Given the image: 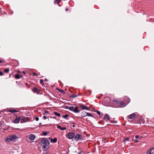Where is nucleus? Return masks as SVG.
<instances>
[{"label": "nucleus", "mask_w": 154, "mask_h": 154, "mask_svg": "<svg viewBox=\"0 0 154 154\" xmlns=\"http://www.w3.org/2000/svg\"><path fill=\"white\" fill-rule=\"evenodd\" d=\"M73 111L75 113L79 112V110H78V107L76 106L74 108Z\"/></svg>", "instance_id": "2eb2a0df"}, {"label": "nucleus", "mask_w": 154, "mask_h": 154, "mask_svg": "<svg viewBox=\"0 0 154 154\" xmlns=\"http://www.w3.org/2000/svg\"><path fill=\"white\" fill-rule=\"evenodd\" d=\"M60 113H58V117H60Z\"/></svg>", "instance_id": "a19ab883"}, {"label": "nucleus", "mask_w": 154, "mask_h": 154, "mask_svg": "<svg viewBox=\"0 0 154 154\" xmlns=\"http://www.w3.org/2000/svg\"><path fill=\"white\" fill-rule=\"evenodd\" d=\"M17 138V137L16 135H12L8 137L5 140L7 142H10L15 140Z\"/></svg>", "instance_id": "f03ea898"}, {"label": "nucleus", "mask_w": 154, "mask_h": 154, "mask_svg": "<svg viewBox=\"0 0 154 154\" xmlns=\"http://www.w3.org/2000/svg\"><path fill=\"white\" fill-rule=\"evenodd\" d=\"M40 82L41 84H44V82L43 80L42 79H41L40 80Z\"/></svg>", "instance_id": "393cba45"}, {"label": "nucleus", "mask_w": 154, "mask_h": 154, "mask_svg": "<svg viewBox=\"0 0 154 154\" xmlns=\"http://www.w3.org/2000/svg\"><path fill=\"white\" fill-rule=\"evenodd\" d=\"M48 133L47 132L43 131L42 134L44 136H46L48 134Z\"/></svg>", "instance_id": "5701e85b"}, {"label": "nucleus", "mask_w": 154, "mask_h": 154, "mask_svg": "<svg viewBox=\"0 0 154 154\" xmlns=\"http://www.w3.org/2000/svg\"><path fill=\"white\" fill-rule=\"evenodd\" d=\"M4 62L3 60H1L0 59V63L3 62Z\"/></svg>", "instance_id": "c9c22d12"}, {"label": "nucleus", "mask_w": 154, "mask_h": 154, "mask_svg": "<svg viewBox=\"0 0 154 154\" xmlns=\"http://www.w3.org/2000/svg\"><path fill=\"white\" fill-rule=\"evenodd\" d=\"M57 141V139L56 138H55L54 139H51V142L52 143H56Z\"/></svg>", "instance_id": "4468645a"}, {"label": "nucleus", "mask_w": 154, "mask_h": 154, "mask_svg": "<svg viewBox=\"0 0 154 154\" xmlns=\"http://www.w3.org/2000/svg\"><path fill=\"white\" fill-rule=\"evenodd\" d=\"M33 74L34 75H37V74L35 72H33Z\"/></svg>", "instance_id": "e433bc0d"}, {"label": "nucleus", "mask_w": 154, "mask_h": 154, "mask_svg": "<svg viewBox=\"0 0 154 154\" xmlns=\"http://www.w3.org/2000/svg\"><path fill=\"white\" fill-rule=\"evenodd\" d=\"M48 113V112L47 111H45V112L43 113V115H45L46 114Z\"/></svg>", "instance_id": "bb28decb"}, {"label": "nucleus", "mask_w": 154, "mask_h": 154, "mask_svg": "<svg viewBox=\"0 0 154 154\" xmlns=\"http://www.w3.org/2000/svg\"><path fill=\"white\" fill-rule=\"evenodd\" d=\"M153 151H154V148H152L147 151V154H153Z\"/></svg>", "instance_id": "ddd939ff"}, {"label": "nucleus", "mask_w": 154, "mask_h": 154, "mask_svg": "<svg viewBox=\"0 0 154 154\" xmlns=\"http://www.w3.org/2000/svg\"><path fill=\"white\" fill-rule=\"evenodd\" d=\"M23 73L24 74H25V72H24V71H23Z\"/></svg>", "instance_id": "37998d69"}, {"label": "nucleus", "mask_w": 154, "mask_h": 154, "mask_svg": "<svg viewBox=\"0 0 154 154\" xmlns=\"http://www.w3.org/2000/svg\"><path fill=\"white\" fill-rule=\"evenodd\" d=\"M58 129H60V130L63 131L66 130V128L65 127L61 128V126L58 125Z\"/></svg>", "instance_id": "f3484780"}, {"label": "nucleus", "mask_w": 154, "mask_h": 154, "mask_svg": "<svg viewBox=\"0 0 154 154\" xmlns=\"http://www.w3.org/2000/svg\"><path fill=\"white\" fill-rule=\"evenodd\" d=\"M35 119L36 121H38L39 120V118L38 117H36Z\"/></svg>", "instance_id": "c756f323"}, {"label": "nucleus", "mask_w": 154, "mask_h": 154, "mask_svg": "<svg viewBox=\"0 0 154 154\" xmlns=\"http://www.w3.org/2000/svg\"><path fill=\"white\" fill-rule=\"evenodd\" d=\"M80 107L82 108V109H85L86 110H88L89 109L86 106H80Z\"/></svg>", "instance_id": "dca6fc26"}, {"label": "nucleus", "mask_w": 154, "mask_h": 154, "mask_svg": "<svg viewBox=\"0 0 154 154\" xmlns=\"http://www.w3.org/2000/svg\"><path fill=\"white\" fill-rule=\"evenodd\" d=\"M9 71V68H6V69H4L5 72V73L8 72Z\"/></svg>", "instance_id": "4be33fe9"}, {"label": "nucleus", "mask_w": 154, "mask_h": 154, "mask_svg": "<svg viewBox=\"0 0 154 154\" xmlns=\"http://www.w3.org/2000/svg\"><path fill=\"white\" fill-rule=\"evenodd\" d=\"M65 10L66 11H68V8H66L65 9Z\"/></svg>", "instance_id": "ea45409f"}, {"label": "nucleus", "mask_w": 154, "mask_h": 154, "mask_svg": "<svg viewBox=\"0 0 154 154\" xmlns=\"http://www.w3.org/2000/svg\"><path fill=\"white\" fill-rule=\"evenodd\" d=\"M15 78L17 79L20 78L22 77V75H20L19 74H16L15 76Z\"/></svg>", "instance_id": "a211bd4d"}, {"label": "nucleus", "mask_w": 154, "mask_h": 154, "mask_svg": "<svg viewBox=\"0 0 154 154\" xmlns=\"http://www.w3.org/2000/svg\"><path fill=\"white\" fill-rule=\"evenodd\" d=\"M54 3L55 4H58V0H55V1L54 2Z\"/></svg>", "instance_id": "c85d7f7f"}, {"label": "nucleus", "mask_w": 154, "mask_h": 154, "mask_svg": "<svg viewBox=\"0 0 154 154\" xmlns=\"http://www.w3.org/2000/svg\"><path fill=\"white\" fill-rule=\"evenodd\" d=\"M43 119H47V117L46 116H44Z\"/></svg>", "instance_id": "7c9ffc66"}, {"label": "nucleus", "mask_w": 154, "mask_h": 154, "mask_svg": "<svg viewBox=\"0 0 154 154\" xmlns=\"http://www.w3.org/2000/svg\"><path fill=\"white\" fill-rule=\"evenodd\" d=\"M109 116L108 114H106L103 118V119L105 120L107 122L109 120Z\"/></svg>", "instance_id": "9d476101"}, {"label": "nucleus", "mask_w": 154, "mask_h": 154, "mask_svg": "<svg viewBox=\"0 0 154 154\" xmlns=\"http://www.w3.org/2000/svg\"><path fill=\"white\" fill-rule=\"evenodd\" d=\"M2 123L0 121V127L2 125Z\"/></svg>", "instance_id": "58836bf2"}, {"label": "nucleus", "mask_w": 154, "mask_h": 154, "mask_svg": "<svg viewBox=\"0 0 154 154\" xmlns=\"http://www.w3.org/2000/svg\"><path fill=\"white\" fill-rule=\"evenodd\" d=\"M56 89H57V90H58V88H56Z\"/></svg>", "instance_id": "de8ad7c7"}, {"label": "nucleus", "mask_w": 154, "mask_h": 154, "mask_svg": "<svg viewBox=\"0 0 154 154\" xmlns=\"http://www.w3.org/2000/svg\"><path fill=\"white\" fill-rule=\"evenodd\" d=\"M139 137V136L138 135H136L135 136V137L136 138H138Z\"/></svg>", "instance_id": "f704fd0d"}, {"label": "nucleus", "mask_w": 154, "mask_h": 154, "mask_svg": "<svg viewBox=\"0 0 154 154\" xmlns=\"http://www.w3.org/2000/svg\"><path fill=\"white\" fill-rule=\"evenodd\" d=\"M136 116L135 113H133L129 115L128 116V118L131 119H133Z\"/></svg>", "instance_id": "9b49d317"}, {"label": "nucleus", "mask_w": 154, "mask_h": 154, "mask_svg": "<svg viewBox=\"0 0 154 154\" xmlns=\"http://www.w3.org/2000/svg\"><path fill=\"white\" fill-rule=\"evenodd\" d=\"M54 113L56 115L58 116V112H54Z\"/></svg>", "instance_id": "473e14b6"}, {"label": "nucleus", "mask_w": 154, "mask_h": 154, "mask_svg": "<svg viewBox=\"0 0 154 154\" xmlns=\"http://www.w3.org/2000/svg\"><path fill=\"white\" fill-rule=\"evenodd\" d=\"M49 139H50V140H51V138H50V137H49Z\"/></svg>", "instance_id": "a18cd8bd"}, {"label": "nucleus", "mask_w": 154, "mask_h": 154, "mask_svg": "<svg viewBox=\"0 0 154 154\" xmlns=\"http://www.w3.org/2000/svg\"><path fill=\"white\" fill-rule=\"evenodd\" d=\"M54 119H56V117H54Z\"/></svg>", "instance_id": "c03bdc74"}, {"label": "nucleus", "mask_w": 154, "mask_h": 154, "mask_svg": "<svg viewBox=\"0 0 154 154\" xmlns=\"http://www.w3.org/2000/svg\"><path fill=\"white\" fill-rule=\"evenodd\" d=\"M21 118L19 116H17L16 119L13 121V122L14 123L17 124L19 123Z\"/></svg>", "instance_id": "0eeeda50"}, {"label": "nucleus", "mask_w": 154, "mask_h": 154, "mask_svg": "<svg viewBox=\"0 0 154 154\" xmlns=\"http://www.w3.org/2000/svg\"><path fill=\"white\" fill-rule=\"evenodd\" d=\"M32 91L35 93H36L38 94L39 93V90L36 87H34L32 89Z\"/></svg>", "instance_id": "f8f14e48"}, {"label": "nucleus", "mask_w": 154, "mask_h": 154, "mask_svg": "<svg viewBox=\"0 0 154 154\" xmlns=\"http://www.w3.org/2000/svg\"><path fill=\"white\" fill-rule=\"evenodd\" d=\"M134 142L136 143L138 142H139L138 140H137L134 139Z\"/></svg>", "instance_id": "cd10ccee"}, {"label": "nucleus", "mask_w": 154, "mask_h": 154, "mask_svg": "<svg viewBox=\"0 0 154 154\" xmlns=\"http://www.w3.org/2000/svg\"><path fill=\"white\" fill-rule=\"evenodd\" d=\"M73 127H75V126H74V125H73Z\"/></svg>", "instance_id": "09e8293b"}, {"label": "nucleus", "mask_w": 154, "mask_h": 154, "mask_svg": "<svg viewBox=\"0 0 154 154\" xmlns=\"http://www.w3.org/2000/svg\"><path fill=\"white\" fill-rule=\"evenodd\" d=\"M74 133L72 132H69L66 135V137L69 139H72L75 136Z\"/></svg>", "instance_id": "20e7f679"}, {"label": "nucleus", "mask_w": 154, "mask_h": 154, "mask_svg": "<svg viewBox=\"0 0 154 154\" xmlns=\"http://www.w3.org/2000/svg\"><path fill=\"white\" fill-rule=\"evenodd\" d=\"M50 143L48 140L45 138H42L41 140V145L44 151L47 150L49 147Z\"/></svg>", "instance_id": "f257e3e1"}, {"label": "nucleus", "mask_w": 154, "mask_h": 154, "mask_svg": "<svg viewBox=\"0 0 154 154\" xmlns=\"http://www.w3.org/2000/svg\"><path fill=\"white\" fill-rule=\"evenodd\" d=\"M113 104H116V105H119L120 107H121V106L120 105H123V102L122 101H119L118 100H113Z\"/></svg>", "instance_id": "39448f33"}, {"label": "nucleus", "mask_w": 154, "mask_h": 154, "mask_svg": "<svg viewBox=\"0 0 154 154\" xmlns=\"http://www.w3.org/2000/svg\"><path fill=\"white\" fill-rule=\"evenodd\" d=\"M96 112L99 115H100L101 114L100 112L99 111H97Z\"/></svg>", "instance_id": "a878e982"}, {"label": "nucleus", "mask_w": 154, "mask_h": 154, "mask_svg": "<svg viewBox=\"0 0 154 154\" xmlns=\"http://www.w3.org/2000/svg\"><path fill=\"white\" fill-rule=\"evenodd\" d=\"M29 120V119L28 117L23 118L21 119V123L25 122Z\"/></svg>", "instance_id": "6e6552de"}, {"label": "nucleus", "mask_w": 154, "mask_h": 154, "mask_svg": "<svg viewBox=\"0 0 154 154\" xmlns=\"http://www.w3.org/2000/svg\"><path fill=\"white\" fill-rule=\"evenodd\" d=\"M28 138L30 140H33L35 139V136L34 135L31 134L28 136Z\"/></svg>", "instance_id": "1a4fd4ad"}, {"label": "nucleus", "mask_w": 154, "mask_h": 154, "mask_svg": "<svg viewBox=\"0 0 154 154\" xmlns=\"http://www.w3.org/2000/svg\"><path fill=\"white\" fill-rule=\"evenodd\" d=\"M61 1V0H58V3H59Z\"/></svg>", "instance_id": "79ce46f5"}, {"label": "nucleus", "mask_w": 154, "mask_h": 154, "mask_svg": "<svg viewBox=\"0 0 154 154\" xmlns=\"http://www.w3.org/2000/svg\"><path fill=\"white\" fill-rule=\"evenodd\" d=\"M106 99H108V98H106L105 99V100H107Z\"/></svg>", "instance_id": "49530a36"}, {"label": "nucleus", "mask_w": 154, "mask_h": 154, "mask_svg": "<svg viewBox=\"0 0 154 154\" xmlns=\"http://www.w3.org/2000/svg\"><path fill=\"white\" fill-rule=\"evenodd\" d=\"M8 112H10L12 113H14L17 112L14 109H11L8 111Z\"/></svg>", "instance_id": "6ab92c4d"}, {"label": "nucleus", "mask_w": 154, "mask_h": 154, "mask_svg": "<svg viewBox=\"0 0 154 154\" xmlns=\"http://www.w3.org/2000/svg\"><path fill=\"white\" fill-rule=\"evenodd\" d=\"M129 139V138H127L125 139V141H128Z\"/></svg>", "instance_id": "72a5a7b5"}, {"label": "nucleus", "mask_w": 154, "mask_h": 154, "mask_svg": "<svg viewBox=\"0 0 154 154\" xmlns=\"http://www.w3.org/2000/svg\"><path fill=\"white\" fill-rule=\"evenodd\" d=\"M58 91L62 93L63 94L65 93V92L62 89H58Z\"/></svg>", "instance_id": "412c9836"}, {"label": "nucleus", "mask_w": 154, "mask_h": 154, "mask_svg": "<svg viewBox=\"0 0 154 154\" xmlns=\"http://www.w3.org/2000/svg\"><path fill=\"white\" fill-rule=\"evenodd\" d=\"M81 116L82 117H85L87 116L94 117L92 113L86 112L84 111L82 112Z\"/></svg>", "instance_id": "7ed1b4c3"}, {"label": "nucleus", "mask_w": 154, "mask_h": 154, "mask_svg": "<svg viewBox=\"0 0 154 154\" xmlns=\"http://www.w3.org/2000/svg\"><path fill=\"white\" fill-rule=\"evenodd\" d=\"M82 138L83 137L82 135L78 134L75 137L74 139L75 140L77 141L78 140H81L82 139Z\"/></svg>", "instance_id": "423d86ee"}, {"label": "nucleus", "mask_w": 154, "mask_h": 154, "mask_svg": "<svg viewBox=\"0 0 154 154\" xmlns=\"http://www.w3.org/2000/svg\"><path fill=\"white\" fill-rule=\"evenodd\" d=\"M3 75V73L0 71V75L2 76Z\"/></svg>", "instance_id": "2f4dec72"}, {"label": "nucleus", "mask_w": 154, "mask_h": 154, "mask_svg": "<svg viewBox=\"0 0 154 154\" xmlns=\"http://www.w3.org/2000/svg\"><path fill=\"white\" fill-rule=\"evenodd\" d=\"M69 117V116L67 114H66L65 115L62 116V117L63 118L65 119H67V118Z\"/></svg>", "instance_id": "aec40b11"}, {"label": "nucleus", "mask_w": 154, "mask_h": 154, "mask_svg": "<svg viewBox=\"0 0 154 154\" xmlns=\"http://www.w3.org/2000/svg\"><path fill=\"white\" fill-rule=\"evenodd\" d=\"M79 154H84V153L83 152H81L80 153H79Z\"/></svg>", "instance_id": "4c0bfd02"}, {"label": "nucleus", "mask_w": 154, "mask_h": 154, "mask_svg": "<svg viewBox=\"0 0 154 154\" xmlns=\"http://www.w3.org/2000/svg\"><path fill=\"white\" fill-rule=\"evenodd\" d=\"M74 107L73 106H71L69 107V109L72 111H73Z\"/></svg>", "instance_id": "b1692460"}]
</instances>
